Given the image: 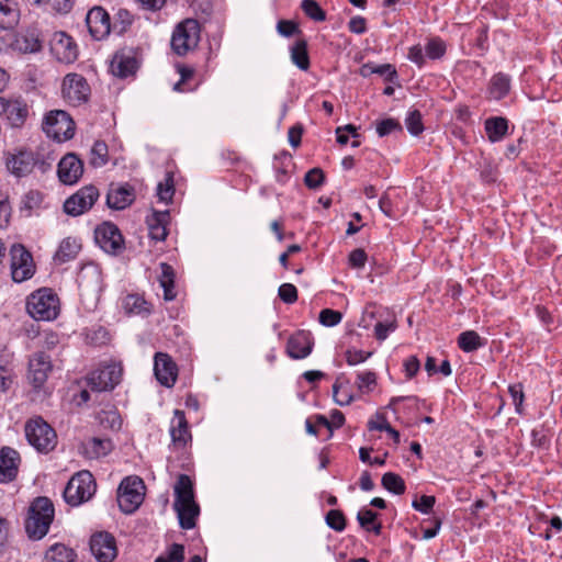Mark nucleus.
<instances>
[{
	"instance_id": "f03ea898",
	"label": "nucleus",
	"mask_w": 562,
	"mask_h": 562,
	"mask_svg": "<svg viewBox=\"0 0 562 562\" xmlns=\"http://www.w3.org/2000/svg\"><path fill=\"white\" fill-rule=\"evenodd\" d=\"M97 483L93 475L87 471H79L71 476L64 490V498L70 506H79L88 502L95 493Z\"/></svg>"
},
{
	"instance_id": "f3484780",
	"label": "nucleus",
	"mask_w": 562,
	"mask_h": 562,
	"mask_svg": "<svg viewBox=\"0 0 562 562\" xmlns=\"http://www.w3.org/2000/svg\"><path fill=\"white\" fill-rule=\"evenodd\" d=\"M154 373L161 385L172 387L178 378V367L168 353L156 352L154 357Z\"/></svg>"
},
{
	"instance_id": "2eb2a0df",
	"label": "nucleus",
	"mask_w": 562,
	"mask_h": 562,
	"mask_svg": "<svg viewBox=\"0 0 562 562\" xmlns=\"http://www.w3.org/2000/svg\"><path fill=\"white\" fill-rule=\"evenodd\" d=\"M52 368L50 358L45 352H36L30 358L27 379L35 390L43 387Z\"/></svg>"
},
{
	"instance_id": "e433bc0d",
	"label": "nucleus",
	"mask_w": 562,
	"mask_h": 562,
	"mask_svg": "<svg viewBox=\"0 0 562 562\" xmlns=\"http://www.w3.org/2000/svg\"><path fill=\"white\" fill-rule=\"evenodd\" d=\"M76 553L63 543H55L46 551L44 562H75Z\"/></svg>"
},
{
	"instance_id": "c03bdc74",
	"label": "nucleus",
	"mask_w": 562,
	"mask_h": 562,
	"mask_svg": "<svg viewBox=\"0 0 562 562\" xmlns=\"http://www.w3.org/2000/svg\"><path fill=\"white\" fill-rule=\"evenodd\" d=\"M108 162V145L102 140L94 142L90 150V164L93 167H102Z\"/></svg>"
},
{
	"instance_id": "e2e57ef3",
	"label": "nucleus",
	"mask_w": 562,
	"mask_h": 562,
	"mask_svg": "<svg viewBox=\"0 0 562 562\" xmlns=\"http://www.w3.org/2000/svg\"><path fill=\"white\" fill-rule=\"evenodd\" d=\"M368 256L361 248L352 250L349 255L348 262L353 269H362L366 266Z\"/></svg>"
},
{
	"instance_id": "a19ab883",
	"label": "nucleus",
	"mask_w": 562,
	"mask_h": 562,
	"mask_svg": "<svg viewBox=\"0 0 562 562\" xmlns=\"http://www.w3.org/2000/svg\"><path fill=\"white\" fill-rule=\"evenodd\" d=\"M376 513L368 508H361L358 512L357 520L359 525L367 531H372L374 535H380L382 525L376 522Z\"/></svg>"
},
{
	"instance_id": "9d476101",
	"label": "nucleus",
	"mask_w": 562,
	"mask_h": 562,
	"mask_svg": "<svg viewBox=\"0 0 562 562\" xmlns=\"http://www.w3.org/2000/svg\"><path fill=\"white\" fill-rule=\"evenodd\" d=\"M11 276L14 282L21 283L33 277L35 265L33 257L21 244H15L10 249Z\"/></svg>"
},
{
	"instance_id": "473e14b6",
	"label": "nucleus",
	"mask_w": 562,
	"mask_h": 562,
	"mask_svg": "<svg viewBox=\"0 0 562 562\" xmlns=\"http://www.w3.org/2000/svg\"><path fill=\"white\" fill-rule=\"evenodd\" d=\"M333 397L337 405L347 406L351 404L356 396L349 390V380L345 375L337 376L333 384Z\"/></svg>"
},
{
	"instance_id": "f8f14e48",
	"label": "nucleus",
	"mask_w": 562,
	"mask_h": 562,
	"mask_svg": "<svg viewBox=\"0 0 562 562\" xmlns=\"http://www.w3.org/2000/svg\"><path fill=\"white\" fill-rule=\"evenodd\" d=\"M98 198V189L93 186H86L65 201L64 211L68 215L79 216L89 211Z\"/></svg>"
},
{
	"instance_id": "c9c22d12",
	"label": "nucleus",
	"mask_w": 562,
	"mask_h": 562,
	"mask_svg": "<svg viewBox=\"0 0 562 562\" xmlns=\"http://www.w3.org/2000/svg\"><path fill=\"white\" fill-rule=\"evenodd\" d=\"M291 61L301 70L310 68V56L305 40H297L290 48Z\"/></svg>"
},
{
	"instance_id": "7c9ffc66",
	"label": "nucleus",
	"mask_w": 562,
	"mask_h": 562,
	"mask_svg": "<svg viewBox=\"0 0 562 562\" xmlns=\"http://www.w3.org/2000/svg\"><path fill=\"white\" fill-rule=\"evenodd\" d=\"M177 513L179 525L182 529L189 530L195 527V519L200 513L195 501L173 506Z\"/></svg>"
},
{
	"instance_id": "49530a36",
	"label": "nucleus",
	"mask_w": 562,
	"mask_h": 562,
	"mask_svg": "<svg viewBox=\"0 0 562 562\" xmlns=\"http://www.w3.org/2000/svg\"><path fill=\"white\" fill-rule=\"evenodd\" d=\"M184 547L179 543L171 544L167 551L157 557L155 562H183Z\"/></svg>"
},
{
	"instance_id": "a211bd4d",
	"label": "nucleus",
	"mask_w": 562,
	"mask_h": 562,
	"mask_svg": "<svg viewBox=\"0 0 562 562\" xmlns=\"http://www.w3.org/2000/svg\"><path fill=\"white\" fill-rule=\"evenodd\" d=\"M90 550L99 562H112L117 554L114 537L105 531L91 537Z\"/></svg>"
},
{
	"instance_id": "1a4fd4ad",
	"label": "nucleus",
	"mask_w": 562,
	"mask_h": 562,
	"mask_svg": "<svg viewBox=\"0 0 562 562\" xmlns=\"http://www.w3.org/2000/svg\"><path fill=\"white\" fill-rule=\"evenodd\" d=\"M63 99L72 106L86 103L90 95V86L79 74H67L61 83Z\"/></svg>"
},
{
	"instance_id": "c85d7f7f",
	"label": "nucleus",
	"mask_w": 562,
	"mask_h": 562,
	"mask_svg": "<svg viewBox=\"0 0 562 562\" xmlns=\"http://www.w3.org/2000/svg\"><path fill=\"white\" fill-rule=\"evenodd\" d=\"M20 20V9L16 0H0V27L13 29Z\"/></svg>"
},
{
	"instance_id": "5fc2aeb1",
	"label": "nucleus",
	"mask_w": 562,
	"mask_h": 562,
	"mask_svg": "<svg viewBox=\"0 0 562 562\" xmlns=\"http://www.w3.org/2000/svg\"><path fill=\"white\" fill-rule=\"evenodd\" d=\"M395 131H402L400 122L395 119L387 117L376 124V133L380 137L387 136Z\"/></svg>"
},
{
	"instance_id": "a18cd8bd",
	"label": "nucleus",
	"mask_w": 562,
	"mask_h": 562,
	"mask_svg": "<svg viewBox=\"0 0 562 562\" xmlns=\"http://www.w3.org/2000/svg\"><path fill=\"white\" fill-rule=\"evenodd\" d=\"M43 202V194L36 190H30L24 194L21 201V211L26 212V215L30 216L33 210L40 207Z\"/></svg>"
},
{
	"instance_id": "f257e3e1",
	"label": "nucleus",
	"mask_w": 562,
	"mask_h": 562,
	"mask_svg": "<svg viewBox=\"0 0 562 562\" xmlns=\"http://www.w3.org/2000/svg\"><path fill=\"white\" fill-rule=\"evenodd\" d=\"M55 508L53 502L45 496L36 497L30 505L25 520V531L30 539H43L54 520Z\"/></svg>"
},
{
	"instance_id": "6e6d98bb",
	"label": "nucleus",
	"mask_w": 562,
	"mask_h": 562,
	"mask_svg": "<svg viewBox=\"0 0 562 562\" xmlns=\"http://www.w3.org/2000/svg\"><path fill=\"white\" fill-rule=\"evenodd\" d=\"M326 524L336 531H342L346 528L345 516L337 509H331L327 513Z\"/></svg>"
},
{
	"instance_id": "a878e982",
	"label": "nucleus",
	"mask_w": 562,
	"mask_h": 562,
	"mask_svg": "<svg viewBox=\"0 0 562 562\" xmlns=\"http://www.w3.org/2000/svg\"><path fill=\"white\" fill-rule=\"evenodd\" d=\"M146 222L150 238L157 241L165 240L168 234L169 211H154Z\"/></svg>"
},
{
	"instance_id": "2f4dec72",
	"label": "nucleus",
	"mask_w": 562,
	"mask_h": 562,
	"mask_svg": "<svg viewBox=\"0 0 562 562\" xmlns=\"http://www.w3.org/2000/svg\"><path fill=\"white\" fill-rule=\"evenodd\" d=\"M194 501L193 483L187 474H180L175 484V503L181 505Z\"/></svg>"
},
{
	"instance_id": "de8ad7c7",
	"label": "nucleus",
	"mask_w": 562,
	"mask_h": 562,
	"mask_svg": "<svg viewBox=\"0 0 562 562\" xmlns=\"http://www.w3.org/2000/svg\"><path fill=\"white\" fill-rule=\"evenodd\" d=\"M301 8L311 20L323 22L326 19L325 11L315 0H303Z\"/></svg>"
},
{
	"instance_id": "09e8293b",
	"label": "nucleus",
	"mask_w": 562,
	"mask_h": 562,
	"mask_svg": "<svg viewBox=\"0 0 562 562\" xmlns=\"http://www.w3.org/2000/svg\"><path fill=\"white\" fill-rule=\"evenodd\" d=\"M446 54V44L439 37L430 38L425 46V55L430 59H439Z\"/></svg>"
},
{
	"instance_id": "3c124183",
	"label": "nucleus",
	"mask_w": 562,
	"mask_h": 562,
	"mask_svg": "<svg viewBox=\"0 0 562 562\" xmlns=\"http://www.w3.org/2000/svg\"><path fill=\"white\" fill-rule=\"evenodd\" d=\"M175 194L173 180L171 175H167L164 182H159L157 186V196L160 202L169 203Z\"/></svg>"
},
{
	"instance_id": "052dcab7",
	"label": "nucleus",
	"mask_w": 562,
	"mask_h": 562,
	"mask_svg": "<svg viewBox=\"0 0 562 562\" xmlns=\"http://www.w3.org/2000/svg\"><path fill=\"white\" fill-rule=\"evenodd\" d=\"M279 296L286 304H293L297 300V290L291 283H283L279 286Z\"/></svg>"
},
{
	"instance_id": "774afa93",
	"label": "nucleus",
	"mask_w": 562,
	"mask_h": 562,
	"mask_svg": "<svg viewBox=\"0 0 562 562\" xmlns=\"http://www.w3.org/2000/svg\"><path fill=\"white\" fill-rule=\"evenodd\" d=\"M277 30L279 34L284 37H290L299 31L297 25L294 22L288 20L279 21L277 24Z\"/></svg>"
},
{
	"instance_id": "338daca9",
	"label": "nucleus",
	"mask_w": 562,
	"mask_h": 562,
	"mask_svg": "<svg viewBox=\"0 0 562 562\" xmlns=\"http://www.w3.org/2000/svg\"><path fill=\"white\" fill-rule=\"evenodd\" d=\"M420 362L416 356H411L404 361V371L407 379L414 378L419 371Z\"/></svg>"
},
{
	"instance_id": "ea45409f",
	"label": "nucleus",
	"mask_w": 562,
	"mask_h": 562,
	"mask_svg": "<svg viewBox=\"0 0 562 562\" xmlns=\"http://www.w3.org/2000/svg\"><path fill=\"white\" fill-rule=\"evenodd\" d=\"M378 378L376 373L370 370L357 371L355 385L357 386L360 394H369L376 386Z\"/></svg>"
},
{
	"instance_id": "37998d69",
	"label": "nucleus",
	"mask_w": 562,
	"mask_h": 562,
	"mask_svg": "<svg viewBox=\"0 0 562 562\" xmlns=\"http://www.w3.org/2000/svg\"><path fill=\"white\" fill-rule=\"evenodd\" d=\"M123 305L130 314L149 313L148 303L138 294H128L124 299Z\"/></svg>"
},
{
	"instance_id": "4be33fe9",
	"label": "nucleus",
	"mask_w": 562,
	"mask_h": 562,
	"mask_svg": "<svg viewBox=\"0 0 562 562\" xmlns=\"http://www.w3.org/2000/svg\"><path fill=\"white\" fill-rule=\"evenodd\" d=\"M83 172V164L75 154L65 155L57 167V175L64 184H75Z\"/></svg>"
},
{
	"instance_id": "6ab92c4d",
	"label": "nucleus",
	"mask_w": 562,
	"mask_h": 562,
	"mask_svg": "<svg viewBox=\"0 0 562 562\" xmlns=\"http://www.w3.org/2000/svg\"><path fill=\"white\" fill-rule=\"evenodd\" d=\"M86 24L89 33L95 41H101L111 32V20L109 13L101 7H94L88 11Z\"/></svg>"
},
{
	"instance_id": "7ed1b4c3",
	"label": "nucleus",
	"mask_w": 562,
	"mask_h": 562,
	"mask_svg": "<svg viewBox=\"0 0 562 562\" xmlns=\"http://www.w3.org/2000/svg\"><path fill=\"white\" fill-rule=\"evenodd\" d=\"M25 437L32 447L43 453L52 451L57 445L54 428L40 416L25 424Z\"/></svg>"
},
{
	"instance_id": "603ef678",
	"label": "nucleus",
	"mask_w": 562,
	"mask_h": 562,
	"mask_svg": "<svg viewBox=\"0 0 562 562\" xmlns=\"http://www.w3.org/2000/svg\"><path fill=\"white\" fill-rule=\"evenodd\" d=\"M342 319V314L339 311L331 308H324L319 312L318 321L323 326L334 327Z\"/></svg>"
},
{
	"instance_id": "aec40b11",
	"label": "nucleus",
	"mask_w": 562,
	"mask_h": 562,
	"mask_svg": "<svg viewBox=\"0 0 562 562\" xmlns=\"http://www.w3.org/2000/svg\"><path fill=\"white\" fill-rule=\"evenodd\" d=\"M314 346L310 331L299 330L290 336L286 342V353L292 359H305L312 353Z\"/></svg>"
},
{
	"instance_id": "4d7b16f0",
	"label": "nucleus",
	"mask_w": 562,
	"mask_h": 562,
	"mask_svg": "<svg viewBox=\"0 0 562 562\" xmlns=\"http://www.w3.org/2000/svg\"><path fill=\"white\" fill-rule=\"evenodd\" d=\"M325 176L322 169L313 168L306 172L304 183L310 189H317L324 182Z\"/></svg>"
},
{
	"instance_id": "72a5a7b5",
	"label": "nucleus",
	"mask_w": 562,
	"mask_h": 562,
	"mask_svg": "<svg viewBox=\"0 0 562 562\" xmlns=\"http://www.w3.org/2000/svg\"><path fill=\"white\" fill-rule=\"evenodd\" d=\"M510 77L504 72L495 74L490 81L488 97L493 100H502L510 90Z\"/></svg>"
},
{
	"instance_id": "680f3d73",
	"label": "nucleus",
	"mask_w": 562,
	"mask_h": 562,
	"mask_svg": "<svg viewBox=\"0 0 562 562\" xmlns=\"http://www.w3.org/2000/svg\"><path fill=\"white\" fill-rule=\"evenodd\" d=\"M435 503V496L423 495L419 499L413 501L412 506L422 514H429Z\"/></svg>"
},
{
	"instance_id": "412c9836",
	"label": "nucleus",
	"mask_w": 562,
	"mask_h": 562,
	"mask_svg": "<svg viewBox=\"0 0 562 562\" xmlns=\"http://www.w3.org/2000/svg\"><path fill=\"white\" fill-rule=\"evenodd\" d=\"M0 115H4L12 127H21L29 115L27 104L22 100H5L0 97Z\"/></svg>"
},
{
	"instance_id": "20e7f679",
	"label": "nucleus",
	"mask_w": 562,
	"mask_h": 562,
	"mask_svg": "<svg viewBox=\"0 0 562 562\" xmlns=\"http://www.w3.org/2000/svg\"><path fill=\"white\" fill-rule=\"evenodd\" d=\"M26 308L34 319L52 321L58 315L59 301L50 290L41 289L30 295Z\"/></svg>"
},
{
	"instance_id": "0e129e2a",
	"label": "nucleus",
	"mask_w": 562,
	"mask_h": 562,
	"mask_svg": "<svg viewBox=\"0 0 562 562\" xmlns=\"http://www.w3.org/2000/svg\"><path fill=\"white\" fill-rule=\"evenodd\" d=\"M425 49L420 45H414L408 49L407 58L418 68H423L426 64Z\"/></svg>"
},
{
	"instance_id": "bf43d9fd",
	"label": "nucleus",
	"mask_w": 562,
	"mask_h": 562,
	"mask_svg": "<svg viewBox=\"0 0 562 562\" xmlns=\"http://www.w3.org/2000/svg\"><path fill=\"white\" fill-rule=\"evenodd\" d=\"M396 329V322L389 321V322H378L374 325V335L375 338L380 341H383L387 338L390 333L394 331Z\"/></svg>"
},
{
	"instance_id": "b1692460",
	"label": "nucleus",
	"mask_w": 562,
	"mask_h": 562,
	"mask_svg": "<svg viewBox=\"0 0 562 562\" xmlns=\"http://www.w3.org/2000/svg\"><path fill=\"white\" fill-rule=\"evenodd\" d=\"M135 200L134 188L128 184L111 187L106 195V204L113 210H124Z\"/></svg>"
},
{
	"instance_id": "5701e85b",
	"label": "nucleus",
	"mask_w": 562,
	"mask_h": 562,
	"mask_svg": "<svg viewBox=\"0 0 562 562\" xmlns=\"http://www.w3.org/2000/svg\"><path fill=\"white\" fill-rule=\"evenodd\" d=\"M20 454L10 447L0 450V483L13 481L19 471Z\"/></svg>"
},
{
	"instance_id": "8fccbe9b",
	"label": "nucleus",
	"mask_w": 562,
	"mask_h": 562,
	"mask_svg": "<svg viewBox=\"0 0 562 562\" xmlns=\"http://www.w3.org/2000/svg\"><path fill=\"white\" fill-rule=\"evenodd\" d=\"M406 128L413 136H418L424 131L422 114L418 110L411 111L405 119Z\"/></svg>"
},
{
	"instance_id": "393cba45",
	"label": "nucleus",
	"mask_w": 562,
	"mask_h": 562,
	"mask_svg": "<svg viewBox=\"0 0 562 562\" xmlns=\"http://www.w3.org/2000/svg\"><path fill=\"white\" fill-rule=\"evenodd\" d=\"M172 442L178 447H184L191 440V432L186 414L181 409L173 412L169 429Z\"/></svg>"
},
{
	"instance_id": "79ce46f5",
	"label": "nucleus",
	"mask_w": 562,
	"mask_h": 562,
	"mask_svg": "<svg viewBox=\"0 0 562 562\" xmlns=\"http://www.w3.org/2000/svg\"><path fill=\"white\" fill-rule=\"evenodd\" d=\"M381 483L385 490L396 495L404 494L406 490L404 480L393 472H386L383 474Z\"/></svg>"
},
{
	"instance_id": "f704fd0d",
	"label": "nucleus",
	"mask_w": 562,
	"mask_h": 562,
	"mask_svg": "<svg viewBox=\"0 0 562 562\" xmlns=\"http://www.w3.org/2000/svg\"><path fill=\"white\" fill-rule=\"evenodd\" d=\"M160 276L158 278L160 286L164 289V299L171 301L176 297L175 292V272L170 265L160 263Z\"/></svg>"
},
{
	"instance_id": "9b49d317",
	"label": "nucleus",
	"mask_w": 562,
	"mask_h": 562,
	"mask_svg": "<svg viewBox=\"0 0 562 562\" xmlns=\"http://www.w3.org/2000/svg\"><path fill=\"white\" fill-rule=\"evenodd\" d=\"M4 160L7 170L20 179L32 173L38 162V157L31 149L19 148L7 153Z\"/></svg>"
},
{
	"instance_id": "c756f323",
	"label": "nucleus",
	"mask_w": 562,
	"mask_h": 562,
	"mask_svg": "<svg viewBox=\"0 0 562 562\" xmlns=\"http://www.w3.org/2000/svg\"><path fill=\"white\" fill-rule=\"evenodd\" d=\"M485 133L491 143H498L508 132V120L503 116H492L484 122Z\"/></svg>"
},
{
	"instance_id": "69168bd1",
	"label": "nucleus",
	"mask_w": 562,
	"mask_h": 562,
	"mask_svg": "<svg viewBox=\"0 0 562 562\" xmlns=\"http://www.w3.org/2000/svg\"><path fill=\"white\" fill-rule=\"evenodd\" d=\"M369 428L380 431H386L394 439L395 442L400 441V432L395 430L386 420H382L381 423L370 422Z\"/></svg>"
},
{
	"instance_id": "4c0bfd02",
	"label": "nucleus",
	"mask_w": 562,
	"mask_h": 562,
	"mask_svg": "<svg viewBox=\"0 0 562 562\" xmlns=\"http://www.w3.org/2000/svg\"><path fill=\"white\" fill-rule=\"evenodd\" d=\"M80 248L81 246L76 238L67 237L60 243L54 258L60 263L67 262L77 256Z\"/></svg>"
},
{
	"instance_id": "39448f33",
	"label": "nucleus",
	"mask_w": 562,
	"mask_h": 562,
	"mask_svg": "<svg viewBox=\"0 0 562 562\" xmlns=\"http://www.w3.org/2000/svg\"><path fill=\"white\" fill-rule=\"evenodd\" d=\"M200 33V24L195 19L183 20L172 32L170 42L172 50L179 56H184L198 46Z\"/></svg>"
},
{
	"instance_id": "dca6fc26",
	"label": "nucleus",
	"mask_w": 562,
	"mask_h": 562,
	"mask_svg": "<svg viewBox=\"0 0 562 562\" xmlns=\"http://www.w3.org/2000/svg\"><path fill=\"white\" fill-rule=\"evenodd\" d=\"M50 52L58 61L64 64H71L78 57V48L75 41L65 32H56L53 35Z\"/></svg>"
},
{
	"instance_id": "ddd939ff",
	"label": "nucleus",
	"mask_w": 562,
	"mask_h": 562,
	"mask_svg": "<svg viewBox=\"0 0 562 562\" xmlns=\"http://www.w3.org/2000/svg\"><path fill=\"white\" fill-rule=\"evenodd\" d=\"M8 47L18 53H36L42 48V41L35 30H27L25 32L13 33L9 32L0 36Z\"/></svg>"
},
{
	"instance_id": "864d4df0",
	"label": "nucleus",
	"mask_w": 562,
	"mask_h": 562,
	"mask_svg": "<svg viewBox=\"0 0 562 562\" xmlns=\"http://www.w3.org/2000/svg\"><path fill=\"white\" fill-rule=\"evenodd\" d=\"M371 356V351H364L356 348H349L345 352V359L348 366L360 364L367 361Z\"/></svg>"
},
{
	"instance_id": "4468645a",
	"label": "nucleus",
	"mask_w": 562,
	"mask_h": 562,
	"mask_svg": "<svg viewBox=\"0 0 562 562\" xmlns=\"http://www.w3.org/2000/svg\"><path fill=\"white\" fill-rule=\"evenodd\" d=\"M94 239L108 254H116L124 248V239L120 229L110 222H104L95 228Z\"/></svg>"
},
{
	"instance_id": "cd10ccee",
	"label": "nucleus",
	"mask_w": 562,
	"mask_h": 562,
	"mask_svg": "<svg viewBox=\"0 0 562 562\" xmlns=\"http://www.w3.org/2000/svg\"><path fill=\"white\" fill-rule=\"evenodd\" d=\"M113 446L110 439L90 438L82 443V453L88 459H99L105 457L112 450Z\"/></svg>"
},
{
	"instance_id": "0eeeda50",
	"label": "nucleus",
	"mask_w": 562,
	"mask_h": 562,
	"mask_svg": "<svg viewBox=\"0 0 562 562\" xmlns=\"http://www.w3.org/2000/svg\"><path fill=\"white\" fill-rule=\"evenodd\" d=\"M122 366L116 362L101 364L87 376V385L91 391L105 392L113 390L121 381Z\"/></svg>"
},
{
	"instance_id": "bb28decb",
	"label": "nucleus",
	"mask_w": 562,
	"mask_h": 562,
	"mask_svg": "<svg viewBox=\"0 0 562 562\" xmlns=\"http://www.w3.org/2000/svg\"><path fill=\"white\" fill-rule=\"evenodd\" d=\"M110 68L114 76L126 78L135 74L137 69V60L132 55L117 53L114 55Z\"/></svg>"
},
{
	"instance_id": "6e6552de",
	"label": "nucleus",
	"mask_w": 562,
	"mask_h": 562,
	"mask_svg": "<svg viewBox=\"0 0 562 562\" xmlns=\"http://www.w3.org/2000/svg\"><path fill=\"white\" fill-rule=\"evenodd\" d=\"M43 130L49 138L65 142L72 138L75 122L66 111L55 110L46 114Z\"/></svg>"
},
{
	"instance_id": "58836bf2",
	"label": "nucleus",
	"mask_w": 562,
	"mask_h": 562,
	"mask_svg": "<svg viewBox=\"0 0 562 562\" xmlns=\"http://www.w3.org/2000/svg\"><path fill=\"white\" fill-rule=\"evenodd\" d=\"M485 345V340L474 330H467L459 335L458 346L464 352H473Z\"/></svg>"
},
{
	"instance_id": "13d9d810",
	"label": "nucleus",
	"mask_w": 562,
	"mask_h": 562,
	"mask_svg": "<svg viewBox=\"0 0 562 562\" xmlns=\"http://www.w3.org/2000/svg\"><path fill=\"white\" fill-rule=\"evenodd\" d=\"M508 392L515 405V412L519 415L522 414V403L525 400L522 385L520 383L509 385Z\"/></svg>"
},
{
	"instance_id": "423d86ee",
	"label": "nucleus",
	"mask_w": 562,
	"mask_h": 562,
	"mask_svg": "<svg viewBox=\"0 0 562 562\" xmlns=\"http://www.w3.org/2000/svg\"><path fill=\"white\" fill-rule=\"evenodd\" d=\"M145 485L138 476L123 479L117 490V503L122 512L132 514L144 499Z\"/></svg>"
}]
</instances>
